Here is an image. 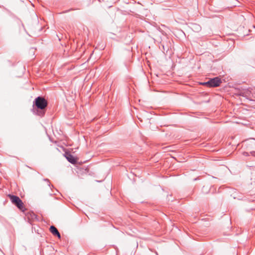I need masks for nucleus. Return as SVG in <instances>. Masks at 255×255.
I'll use <instances>...</instances> for the list:
<instances>
[{"instance_id": "obj_1", "label": "nucleus", "mask_w": 255, "mask_h": 255, "mask_svg": "<svg viewBox=\"0 0 255 255\" xmlns=\"http://www.w3.org/2000/svg\"><path fill=\"white\" fill-rule=\"evenodd\" d=\"M11 202L22 211H24L25 208L22 200L17 196L8 195Z\"/></svg>"}, {"instance_id": "obj_2", "label": "nucleus", "mask_w": 255, "mask_h": 255, "mask_svg": "<svg viewBox=\"0 0 255 255\" xmlns=\"http://www.w3.org/2000/svg\"><path fill=\"white\" fill-rule=\"evenodd\" d=\"M221 82V79L217 77L210 79L207 82L201 83L200 84L208 87H216L219 86Z\"/></svg>"}, {"instance_id": "obj_3", "label": "nucleus", "mask_w": 255, "mask_h": 255, "mask_svg": "<svg viewBox=\"0 0 255 255\" xmlns=\"http://www.w3.org/2000/svg\"><path fill=\"white\" fill-rule=\"evenodd\" d=\"M35 104L38 109L43 110L47 107V102L44 98L38 97L35 99Z\"/></svg>"}, {"instance_id": "obj_4", "label": "nucleus", "mask_w": 255, "mask_h": 255, "mask_svg": "<svg viewBox=\"0 0 255 255\" xmlns=\"http://www.w3.org/2000/svg\"><path fill=\"white\" fill-rule=\"evenodd\" d=\"M65 157L68 161L72 164L76 163L78 161V158L75 157L69 153H66Z\"/></svg>"}, {"instance_id": "obj_5", "label": "nucleus", "mask_w": 255, "mask_h": 255, "mask_svg": "<svg viewBox=\"0 0 255 255\" xmlns=\"http://www.w3.org/2000/svg\"><path fill=\"white\" fill-rule=\"evenodd\" d=\"M49 230L53 235L57 236L59 239L61 238L60 233H59L58 230L54 226H51L50 227Z\"/></svg>"}, {"instance_id": "obj_6", "label": "nucleus", "mask_w": 255, "mask_h": 255, "mask_svg": "<svg viewBox=\"0 0 255 255\" xmlns=\"http://www.w3.org/2000/svg\"><path fill=\"white\" fill-rule=\"evenodd\" d=\"M251 93V92L250 90V89H246V90H244L243 91H241L240 92V93L239 94V95H240V96H242L245 97V96H250Z\"/></svg>"}, {"instance_id": "obj_7", "label": "nucleus", "mask_w": 255, "mask_h": 255, "mask_svg": "<svg viewBox=\"0 0 255 255\" xmlns=\"http://www.w3.org/2000/svg\"><path fill=\"white\" fill-rule=\"evenodd\" d=\"M251 145H255V139L252 138L248 140Z\"/></svg>"}, {"instance_id": "obj_8", "label": "nucleus", "mask_w": 255, "mask_h": 255, "mask_svg": "<svg viewBox=\"0 0 255 255\" xmlns=\"http://www.w3.org/2000/svg\"><path fill=\"white\" fill-rule=\"evenodd\" d=\"M251 154L253 155H255V151H253L251 152Z\"/></svg>"}, {"instance_id": "obj_9", "label": "nucleus", "mask_w": 255, "mask_h": 255, "mask_svg": "<svg viewBox=\"0 0 255 255\" xmlns=\"http://www.w3.org/2000/svg\"><path fill=\"white\" fill-rule=\"evenodd\" d=\"M197 29H201V27H200V26H198V28H197Z\"/></svg>"}, {"instance_id": "obj_10", "label": "nucleus", "mask_w": 255, "mask_h": 255, "mask_svg": "<svg viewBox=\"0 0 255 255\" xmlns=\"http://www.w3.org/2000/svg\"><path fill=\"white\" fill-rule=\"evenodd\" d=\"M176 161H178V160L177 159H176ZM179 162H180L181 161H179Z\"/></svg>"}, {"instance_id": "obj_11", "label": "nucleus", "mask_w": 255, "mask_h": 255, "mask_svg": "<svg viewBox=\"0 0 255 255\" xmlns=\"http://www.w3.org/2000/svg\"><path fill=\"white\" fill-rule=\"evenodd\" d=\"M254 27L255 28V25H254Z\"/></svg>"}]
</instances>
